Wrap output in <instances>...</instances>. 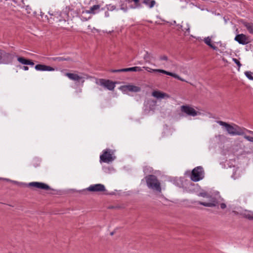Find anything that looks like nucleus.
Wrapping results in <instances>:
<instances>
[{
  "mask_svg": "<svg viewBox=\"0 0 253 253\" xmlns=\"http://www.w3.org/2000/svg\"><path fill=\"white\" fill-rule=\"evenodd\" d=\"M217 123L219 125L224 126L229 134L231 135H243L245 139L253 143V137L247 135L245 134V131L246 130L249 133L253 134V131L248 130L244 127H241L235 124L232 126L221 121H217Z\"/></svg>",
  "mask_w": 253,
  "mask_h": 253,
  "instance_id": "f257e3e1",
  "label": "nucleus"
},
{
  "mask_svg": "<svg viewBox=\"0 0 253 253\" xmlns=\"http://www.w3.org/2000/svg\"><path fill=\"white\" fill-rule=\"evenodd\" d=\"M148 187L153 191L161 193V184L157 177L154 175H148L145 177Z\"/></svg>",
  "mask_w": 253,
  "mask_h": 253,
  "instance_id": "f03ea898",
  "label": "nucleus"
},
{
  "mask_svg": "<svg viewBox=\"0 0 253 253\" xmlns=\"http://www.w3.org/2000/svg\"><path fill=\"white\" fill-rule=\"evenodd\" d=\"M65 75L70 80L76 82L81 83L82 84L84 83L85 79L89 78L88 75L82 73H78L77 71H75L74 73H66Z\"/></svg>",
  "mask_w": 253,
  "mask_h": 253,
  "instance_id": "7ed1b4c3",
  "label": "nucleus"
},
{
  "mask_svg": "<svg viewBox=\"0 0 253 253\" xmlns=\"http://www.w3.org/2000/svg\"><path fill=\"white\" fill-rule=\"evenodd\" d=\"M204 177V171L202 167L199 166L194 168L191 175V179L195 182L202 179Z\"/></svg>",
  "mask_w": 253,
  "mask_h": 253,
  "instance_id": "20e7f679",
  "label": "nucleus"
},
{
  "mask_svg": "<svg viewBox=\"0 0 253 253\" xmlns=\"http://www.w3.org/2000/svg\"><path fill=\"white\" fill-rule=\"evenodd\" d=\"M13 55L5 51L0 49V64H8L12 63Z\"/></svg>",
  "mask_w": 253,
  "mask_h": 253,
  "instance_id": "39448f33",
  "label": "nucleus"
},
{
  "mask_svg": "<svg viewBox=\"0 0 253 253\" xmlns=\"http://www.w3.org/2000/svg\"><path fill=\"white\" fill-rule=\"evenodd\" d=\"M199 196L203 197L210 198L211 199L210 202L208 203L198 202L199 204L208 207H213L217 205V203L216 202L215 199L213 198H212L207 193L201 192L199 194Z\"/></svg>",
  "mask_w": 253,
  "mask_h": 253,
  "instance_id": "423d86ee",
  "label": "nucleus"
},
{
  "mask_svg": "<svg viewBox=\"0 0 253 253\" xmlns=\"http://www.w3.org/2000/svg\"><path fill=\"white\" fill-rule=\"evenodd\" d=\"M143 68H144L146 70H147L148 72H158V73H163V74H165L166 75H169V76H171L175 79H177L181 81H182V82H186L184 79L181 78L180 76H179L178 75L175 74V73H171V72H168V71H165L164 70H163V69H151L148 67H143Z\"/></svg>",
  "mask_w": 253,
  "mask_h": 253,
  "instance_id": "0eeeda50",
  "label": "nucleus"
},
{
  "mask_svg": "<svg viewBox=\"0 0 253 253\" xmlns=\"http://www.w3.org/2000/svg\"><path fill=\"white\" fill-rule=\"evenodd\" d=\"M180 110L182 112L192 117H195L201 114L200 112L196 111L193 107L189 105L181 106Z\"/></svg>",
  "mask_w": 253,
  "mask_h": 253,
  "instance_id": "6e6552de",
  "label": "nucleus"
},
{
  "mask_svg": "<svg viewBox=\"0 0 253 253\" xmlns=\"http://www.w3.org/2000/svg\"><path fill=\"white\" fill-rule=\"evenodd\" d=\"M96 83L109 90H113L115 87V83L109 80L100 79L96 82Z\"/></svg>",
  "mask_w": 253,
  "mask_h": 253,
  "instance_id": "1a4fd4ad",
  "label": "nucleus"
},
{
  "mask_svg": "<svg viewBox=\"0 0 253 253\" xmlns=\"http://www.w3.org/2000/svg\"><path fill=\"white\" fill-rule=\"evenodd\" d=\"M119 89L124 93H127V91L138 92L141 90L140 87L131 84L121 85Z\"/></svg>",
  "mask_w": 253,
  "mask_h": 253,
  "instance_id": "9d476101",
  "label": "nucleus"
},
{
  "mask_svg": "<svg viewBox=\"0 0 253 253\" xmlns=\"http://www.w3.org/2000/svg\"><path fill=\"white\" fill-rule=\"evenodd\" d=\"M113 152L110 150H106L103 151V154L100 156V162L109 163L113 161L115 157L113 156Z\"/></svg>",
  "mask_w": 253,
  "mask_h": 253,
  "instance_id": "9b49d317",
  "label": "nucleus"
},
{
  "mask_svg": "<svg viewBox=\"0 0 253 253\" xmlns=\"http://www.w3.org/2000/svg\"><path fill=\"white\" fill-rule=\"evenodd\" d=\"M86 190L90 192H99L105 191L106 188L105 186L103 184H96L91 185L88 188H86Z\"/></svg>",
  "mask_w": 253,
  "mask_h": 253,
  "instance_id": "f8f14e48",
  "label": "nucleus"
},
{
  "mask_svg": "<svg viewBox=\"0 0 253 253\" xmlns=\"http://www.w3.org/2000/svg\"><path fill=\"white\" fill-rule=\"evenodd\" d=\"M28 185L30 187H34L38 189L46 190L50 189V187L48 185L42 182H32L29 183Z\"/></svg>",
  "mask_w": 253,
  "mask_h": 253,
  "instance_id": "ddd939ff",
  "label": "nucleus"
},
{
  "mask_svg": "<svg viewBox=\"0 0 253 253\" xmlns=\"http://www.w3.org/2000/svg\"><path fill=\"white\" fill-rule=\"evenodd\" d=\"M235 40L242 44H246L248 43L247 36L243 34L237 35L235 38Z\"/></svg>",
  "mask_w": 253,
  "mask_h": 253,
  "instance_id": "4468645a",
  "label": "nucleus"
},
{
  "mask_svg": "<svg viewBox=\"0 0 253 253\" xmlns=\"http://www.w3.org/2000/svg\"><path fill=\"white\" fill-rule=\"evenodd\" d=\"M35 69L38 71H53L54 69L49 66H47L43 64H38L35 66Z\"/></svg>",
  "mask_w": 253,
  "mask_h": 253,
  "instance_id": "2eb2a0df",
  "label": "nucleus"
},
{
  "mask_svg": "<svg viewBox=\"0 0 253 253\" xmlns=\"http://www.w3.org/2000/svg\"><path fill=\"white\" fill-rule=\"evenodd\" d=\"M142 71V69L140 67H133L128 68H124L119 70H114L113 72H128V71H133V72H140Z\"/></svg>",
  "mask_w": 253,
  "mask_h": 253,
  "instance_id": "dca6fc26",
  "label": "nucleus"
},
{
  "mask_svg": "<svg viewBox=\"0 0 253 253\" xmlns=\"http://www.w3.org/2000/svg\"><path fill=\"white\" fill-rule=\"evenodd\" d=\"M152 95L153 96L158 99L164 98H169L170 97V96L168 94L160 91H154L152 92Z\"/></svg>",
  "mask_w": 253,
  "mask_h": 253,
  "instance_id": "f3484780",
  "label": "nucleus"
},
{
  "mask_svg": "<svg viewBox=\"0 0 253 253\" xmlns=\"http://www.w3.org/2000/svg\"><path fill=\"white\" fill-rule=\"evenodd\" d=\"M142 3L147 6L149 8H153L156 4V1L154 0H141Z\"/></svg>",
  "mask_w": 253,
  "mask_h": 253,
  "instance_id": "a211bd4d",
  "label": "nucleus"
},
{
  "mask_svg": "<svg viewBox=\"0 0 253 253\" xmlns=\"http://www.w3.org/2000/svg\"><path fill=\"white\" fill-rule=\"evenodd\" d=\"M146 62L150 63L152 59H154L153 55L151 53H149L148 51H146L145 55L143 57Z\"/></svg>",
  "mask_w": 253,
  "mask_h": 253,
  "instance_id": "6ab92c4d",
  "label": "nucleus"
},
{
  "mask_svg": "<svg viewBox=\"0 0 253 253\" xmlns=\"http://www.w3.org/2000/svg\"><path fill=\"white\" fill-rule=\"evenodd\" d=\"M242 214L245 218L249 220H253V211L245 210Z\"/></svg>",
  "mask_w": 253,
  "mask_h": 253,
  "instance_id": "aec40b11",
  "label": "nucleus"
},
{
  "mask_svg": "<svg viewBox=\"0 0 253 253\" xmlns=\"http://www.w3.org/2000/svg\"><path fill=\"white\" fill-rule=\"evenodd\" d=\"M244 26L246 28L248 31L253 35V23L244 22Z\"/></svg>",
  "mask_w": 253,
  "mask_h": 253,
  "instance_id": "412c9836",
  "label": "nucleus"
},
{
  "mask_svg": "<svg viewBox=\"0 0 253 253\" xmlns=\"http://www.w3.org/2000/svg\"><path fill=\"white\" fill-rule=\"evenodd\" d=\"M204 42L207 45H208L209 46H210L213 50L217 49V47L216 46H215L214 44H213L211 43V39L210 37H207V38H205Z\"/></svg>",
  "mask_w": 253,
  "mask_h": 253,
  "instance_id": "4be33fe9",
  "label": "nucleus"
},
{
  "mask_svg": "<svg viewBox=\"0 0 253 253\" xmlns=\"http://www.w3.org/2000/svg\"><path fill=\"white\" fill-rule=\"evenodd\" d=\"M100 8L99 5H94L93 6L91 7L88 10H86V12L90 14H95V10L99 9Z\"/></svg>",
  "mask_w": 253,
  "mask_h": 253,
  "instance_id": "5701e85b",
  "label": "nucleus"
},
{
  "mask_svg": "<svg viewBox=\"0 0 253 253\" xmlns=\"http://www.w3.org/2000/svg\"><path fill=\"white\" fill-rule=\"evenodd\" d=\"M52 60L54 61L61 62V61H69L70 60V58H64L62 57H56L52 58Z\"/></svg>",
  "mask_w": 253,
  "mask_h": 253,
  "instance_id": "b1692460",
  "label": "nucleus"
},
{
  "mask_svg": "<svg viewBox=\"0 0 253 253\" xmlns=\"http://www.w3.org/2000/svg\"><path fill=\"white\" fill-rule=\"evenodd\" d=\"M17 60L22 64L27 65L28 59H27L23 57H18Z\"/></svg>",
  "mask_w": 253,
  "mask_h": 253,
  "instance_id": "393cba45",
  "label": "nucleus"
},
{
  "mask_svg": "<svg viewBox=\"0 0 253 253\" xmlns=\"http://www.w3.org/2000/svg\"><path fill=\"white\" fill-rule=\"evenodd\" d=\"M159 59L161 61H165L168 62H169V63H171L172 62L170 60H169L168 57L167 55H161L159 57Z\"/></svg>",
  "mask_w": 253,
  "mask_h": 253,
  "instance_id": "a878e982",
  "label": "nucleus"
},
{
  "mask_svg": "<svg viewBox=\"0 0 253 253\" xmlns=\"http://www.w3.org/2000/svg\"><path fill=\"white\" fill-rule=\"evenodd\" d=\"M246 76L250 80H253V77L252 76L253 73L250 71H247L245 73Z\"/></svg>",
  "mask_w": 253,
  "mask_h": 253,
  "instance_id": "bb28decb",
  "label": "nucleus"
},
{
  "mask_svg": "<svg viewBox=\"0 0 253 253\" xmlns=\"http://www.w3.org/2000/svg\"><path fill=\"white\" fill-rule=\"evenodd\" d=\"M232 60L237 64V65L238 67V70H239V69L241 67L242 64H241L240 61L236 58H233Z\"/></svg>",
  "mask_w": 253,
  "mask_h": 253,
  "instance_id": "cd10ccee",
  "label": "nucleus"
},
{
  "mask_svg": "<svg viewBox=\"0 0 253 253\" xmlns=\"http://www.w3.org/2000/svg\"><path fill=\"white\" fill-rule=\"evenodd\" d=\"M133 1L136 6H140L139 0H131Z\"/></svg>",
  "mask_w": 253,
  "mask_h": 253,
  "instance_id": "c85d7f7f",
  "label": "nucleus"
},
{
  "mask_svg": "<svg viewBox=\"0 0 253 253\" xmlns=\"http://www.w3.org/2000/svg\"><path fill=\"white\" fill-rule=\"evenodd\" d=\"M27 65L33 66L34 65V63L32 60L28 59Z\"/></svg>",
  "mask_w": 253,
  "mask_h": 253,
  "instance_id": "c756f323",
  "label": "nucleus"
},
{
  "mask_svg": "<svg viewBox=\"0 0 253 253\" xmlns=\"http://www.w3.org/2000/svg\"><path fill=\"white\" fill-rule=\"evenodd\" d=\"M220 208L222 209H224L226 208V205L224 203H222L220 204Z\"/></svg>",
  "mask_w": 253,
  "mask_h": 253,
  "instance_id": "7c9ffc66",
  "label": "nucleus"
},
{
  "mask_svg": "<svg viewBox=\"0 0 253 253\" xmlns=\"http://www.w3.org/2000/svg\"><path fill=\"white\" fill-rule=\"evenodd\" d=\"M22 69H23L24 70H25V71H27V70H29V68H28V66H23V67H22Z\"/></svg>",
  "mask_w": 253,
  "mask_h": 253,
  "instance_id": "2f4dec72",
  "label": "nucleus"
}]
</instances>
